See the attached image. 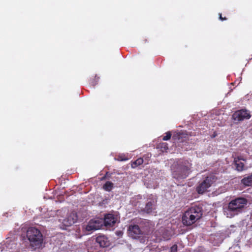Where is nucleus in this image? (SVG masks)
<instances>
[{
	"instance_id": "nucleus-19",
	"label": "nucleus",
	"mask_w": 252,
	"mask_h": 252,
	"mask_svg": "<svg viewBox=\"0 0 252 252\" xmlns=\"http://www.w3.org/2000/svg\"><path fill=\"white\" fill-rule=\"evenodd\" d=\"M99 79V77L95 75L94 78L91 80L90 83V84L94 87L97 84Z\"/></svg>"
},
{
	"instance_id": "nucleus-11",
	"label": "nucleus",
	"mask_w": 252,
	"mask_h": 252,
	"mask_svg": "<svg viewBox=\"0 0 252 252\" xmlns=\"http://www.w3.org/2000/svg\"><path fill=\"white\" fill-rule=\"evenodd\" d=\"M117 221V218L112 214H108L104 216V220H102L104 225L106 227L114 226Z\"/></svg>"
},
{
	"instance_id": "nucleus-14",
	"label": "nucleus",
	"mask_w": 252,
	"mask_h": 252,
	"mask_svg": "<svg viewBox=\"0 0 252 252\" xmlns=\"http://www.w3.org/2000/svg\"><path fill=\"white\" fill-rule=\"evenodd\" d=\"M155 205L152 201H149L145 205L144 208L142 209V211L147 214H151L154 210H155Z\"/></svg>"
},
{
	"instance_id": "nucleus-13",
	"label": "nucleus",
	"mask_w": 252,
	"mask_h": 252,
	"mask_svg": "<svg viewBox=\"0 0 252 252\" xmlns=\"http://www.w3.org/2000/svg\"><path fill=\"white\" fill-rule=\"evenodd\" d=\"M96 244L99 245L100 247L105 248L109 246L110 243L108 238L104 235H99L96 238Z\"/></svg>"
},
{
	"instance_id": "nucleus-15",
	"label": "nucleus",
	"mask_w": 252,
	"mask_h": 252,
	"mask_svg": "<svg viewBox=\"0 0 252 252\" xmlns=\"http://www.w3.org/2000/svg\"><path fill=\"white\" fill-rule=\"evenodd\" d=\"M241 183L246 186H251L252 185V174L247 177L244 178L241 180Z\"/></svg>"
},
{
	"instance_id": "nucleus-1",
	"label": "nucleus",
	"mask_w": 252,
	"mask_h": 252,
	"mask_svg": "<svg viewBox=\"0 0 252 252\" xmlns=\"http://www.w3.org/2000/svg\"><path fill=\"white\" fill-rule=\"evenodd\" d=\"M192 164L187 159L179 160L177 163L176 169L172 172L173 177L178 180L186 179L191 172Z\"/></svg>"
},
{
	"instance_id": "nucleus-16",
	"label": "nucleus",
	"mask_w": 252,
	"mask_h": 252,
	"mask_svg": "<svg viewBox=\"0 0 252 252\" xmlns=\"http://www.w3.org/2000/svg\"><path fill=\"white\" fill-rule=\"evenodd\" d=\"M114 188V184L110 181H107L102 187V189L106 191H110Z\"/></svg>"
},
{
	"instance_id": "nucleus-24",
	"label": "nucleus",
	"mask_w": 252,
	"mask_h": 252,
	"mask_svg": "<svg viewBox=\"0 0 252 252\" xmlns=\"http://www.w3.org/2000/svg\"><path fill=\"white\" fill-rule=\"evenodd\" d=\"M108 173H108V172H106V174H105V175L103 177H102V178H101V180L102 181V180H105V179H106V178H107V175L108 174Z\"/></svg>"
},
{
	"instance_id": "nucleus-12",
	"label": "nucleus",
	"mask_w": 252,
	"mask_h": 252,
	"mask_svg": "<svg viewBox=\"0 0 252 252\" xmlns=\"http://www.w3.org/2000/svg\"><path fill=\"white\" fill-rule=\"evenodd\" d=\"M188 211L189 212L190 214H192L195 217V219L197 220L200 219L202 216V208L199 206L191 207Z\"/></svg>"
},
{
	"instance_id": "nucleus-8",
	"label": "nucleus",
	"mask_w": 252,
	"mask_h": 252,
	"mask_svg": "<svg viewBox=\"0 0 252 252\" xmlns=\"http://www.w3.org/2000/svg\"><path fill=\"white\" fill-rule=\"evenodd\" d=\"M78 220L77 213L72 211L67 215L66 218L63 220V225L65 227L70 226L75 223Z\"/></svg>"
},
{
	"instance_id": "nucleus-22",
	"label": "nucleus",
	"mask_w": 252,
	"mask_h": 252,
	"mask_svg": "<svg viewBox=\"0 0 252 252\" xmlns=\"http://www.w3.org/2000/svg\"><path fill=\"white\" fill-rule=\"evenodd\" d=\"M170 252H177V246L176 245H174L171 247Z\"/></svg>"
},
{
	"instance_id": "nucleus-17",
	"label": "nucleus",
	"mask_w": 252,
	"mask_h": 252,
	"mask_svg": "<svg viewBox=\"0 0 252 252\" xmlns=\"http://www.w3.org/2000/svg\"><path fill=\"white\" fill-rule=\"evenodd\" d=\"M143 163V159L142 158H138L136 160L131 162V167L135 168L138 166L141 165Z\"/></svg>"
},
{
	"instance_id": "nucleus-7",
	"label": "nucleus",
	"mask_w": 252,
	"mask_h": 252,
	"mask_svg": "<svg viewBox=\"0 0 252 252\" xmlns=\"http://www.w3.org/2000/svg\"><path fill=\"white\" fill-rule=\"evenodd\" d=\"M233 163L235 166V170L238 172H241L247 169V167L245 165V163L242 161H246L247 159L243 158L242 156H233Z\"/></svg>"
},
{
	"instance_id": "nucleus-2",
	"label": "nucleus",
	"mask_w": 252,
	"mask_h": 252,
	"mask_svg": "<svg viewBox=\"0 0 252 252\" xmlns=\"http://www.w3.org/2000/svg\"><path fill=\"white\" fill-rule=\"evenodd\" d=\"M247 202V200L243 197H238L232 199L228 203L225 211L227 217L232 218L242 213Z\"/></svg>"
},
{
	"instance_id": "nucleus-9",
	"label": "nucleus",
	"mask_w": 252,
	"mask_h": 252,
	"mask_svg": "<svg viewBox=\"0 0 252 252\" xmlns=\"http://www.w3.org/2000/svg\"><path fill=\"white\" fill-rule=\"evenodd\" d=\"M196 221L195 217L192 214H190L188 210L184 213L182 217V222L186 226H190Z\"/></svg>"
},
{
	"instance_id": "nucleus-20",
	"label": "nucleus",
	"mask_w": 252,
	"mask_h": 252,
	"mask_svg": "<svg viewBox=\"0 0 252 252\" xmlns=\"http://www.w3.org/2000/svg\"><path fill=\"white\" fill-rule=\"evenodd\" d=\"M172 134L170 131H167L166 132V135L163 136L162 138V140L164 141H167L169 140L171 138Z\"/></svg>"
},
{
	"instance_id": "nucleus-25",
	"label": "nucleus",
	"mask_w": 252,
	"mask_h": 252,
	"mask_svg": "<svg viewBox=\"0 0 252 252\" xmlns=\"http://www.w3.org/2000/svg\"><path fill=\"white\" fill-rule=\"evenodd\" d=\"M197 252H204V250L203 249H200L197 251Z\"/></svg>"
},
{
	"instance_id": "nucleus-23",
	"label": "nucleus",
	"mask_w": 252,
	"mask_h": 252,
	"mask_svg": "<svg viewBox=\"0 0 252 252\" xmlns=\"http://www.w3.org/2000/svg\"><path fill=\"white\" fill-rule=\"evenodd\" d=\"M219 19L221 20V21H224V20H226L227 19V18L226 17H222V15H221V13H220L219 14Z\"/></svg>"
},
{
	"instance_id": "nucleus-18",
	"label": "nucleus",
	"mask_w": 252,
	"mask_h": 252,
	"mask_svg": "<svg viewBox=\"0 0 252 252\" xmlns=\"http://www.w3.org/2000/svg\"><path fill=\"white\" fill-rule=\"evenodd\" d=\"M158 148L160 149L162 152H164L168 149V144L166 143H159L158 146Z\"/></svg>"
},
{
	"instance_id": "nucleus-4",
	"label": "nucleus",
	"mask_w": 252,
	"mask_h": 252,
	"mask_svg": "<svg viewBox=\"0 0 252 252\" xmlns=\"http://www.w3.org/2000/svg\"><path fill=\"white\" fill-rule=\"evenodd\" d=\"M217 177L214 174L207 176L202 182L199 183L196 187V191L199 194H203L216 182Z\"/></svg>"
},
{
	"instance_id": "nucleus-21",
	"label": "nucleus",
	"mask_w": 252,
	"mask_h": 252,
	"mask_svg": "<svg viewBox=\"0 0 252 252\" xmlns=\"http://www.w3.org/2000/svg\"><path fill=\"white\" fill-rule=\"evenodd\" d=\"M128 159L127 158H126L125 156L119 155L118 157V160L119 161H126Z\"/></svg>"
},
{
	"instance_id": "nucleus-6",
	"label": "nucleus",
	"mask_w": 252,
	"mask_h": 252,
	"mask_svg": "<svg viewBox=\"0 0 252 252\" xmlns=\"http://www.w3.org/2000/svg\"><path fill=\"white\" fill-rule=\"evenodd\" d=\"M250 112L246 109L237 110L233 114L232 118L234 121L240 122L251 118Z\"/></svg>"
},
{
	"instance_id": "nucleus-3",
	"label": "nucleus",
	"mask_w": 252,
	"mask_h": 252,
	"mask_svg": "<svg viewBox=\"0 0 252 252\" xmlns=\"http://www.w3.org/2000/svg\"><path fill=\"white\" fill-rule=\"evenodd\" d=\"M27 237L33 249L40 248L43 242V236L40 231L35 227H30L27 231Z\"/></svg>"
},
{
	"instance_id": "nucleus-10",
	"label": "nucleus",
	"mask_w": 252,
	"mask_h": 252,
	"mask_svg": "<svg viewBox=\"0 0 252 252\" xmlns=\"http://www.w3.org/2000/svg\"><path fill=\"white\" fill-rule=\"evenodd\" d=\"M128 234L132 238L136 239L140 237L142 231L138 225H130L128 228Z\"/></svg>"
},
{
	"instance_id": "nucleus-5",
	"label": "nucleus",
	"mask_w": 252,
	"mask_h": 252,
	"mask_svg": "<svg viewBox=\"0 0 252 252\" xmlns=\"http://www.w3.org/2000/svg\"><path fill=\"white\" fill-rule=\"evenodd\" d=\"M102 226V220L99 219H92L87 225L83 226L84 232L88 234L93 231L98 230Z\"/></svg>"
}]
</instances>
